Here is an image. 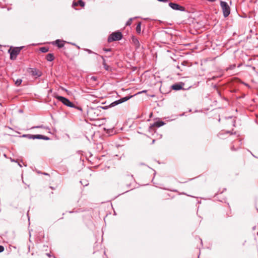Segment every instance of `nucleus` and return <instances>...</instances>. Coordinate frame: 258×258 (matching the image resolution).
I'll use <instances>...</instances> for the list:
<instances>
[{
    "instance_id": "obj_1",
    "label": "nucleus",
    "mask_w": 258,
    "mask_h": 258,
    "mask_svg": "<svg viewBox=\"0 0 258 258\" xmlns=\"http://www.w3.org/2000/svg\"><path fill=\"white\" fill-rule=\"evenodd\" d=\"M122 38V33L120 31L112 32L108 37L107 41L111 42L117 40H120Z\"/></svg>"
},
{
    "instance_id": "obj_2",
    "label": "nucleus",
    "mask_w": 258,
    "mask_h": 258,
    "mask_svg": "<svg viewBox=\"0 0 258 258\" xmlns=\"http://www.w3.org/2000/svg\"><path fill=\"white\" fill-rule=\"evenodd\" d=\"M220 6L222 10L224 18L227 17L230 14V8L227 2L224 1L220 2Z\"/></svg>"
},
{
    "instance_id": "obj_3",
    "label": "nucleus",
    "mask_w": 258,
    "mask_h": 258,
    "mask_svg": "<svg viewBox=\"0 0 258 258\" xmlns=\"http://www.w3.org/2000/svg\"><path fill=\"white\" fill-rule=\"evenodd\" d=\"M24 46L16 47H14L12 50L10 49L8 50V52L10 54V59L11 60H15L16 59L17 55L19 54L21 50L23 48Z\"/></svg>"
},
{
    "instance_id": "obj_4",
    "label": "nucleus",
    "mask_w": 258,
    "mask_h": 258,
    "mask_svg": "<svg viewBox=\"0 0 258 258\" xmlns=\"http://www.w3.org/2000/svg\"><path fill=\"white\" fill-rule=\"evenodd\" d=\"M55 97L58 101L62 102L64 105H65L67 106L72 107V108L76 107V106L71 101H70L69 99H68V98H67L64 97L57 95Z\"/></svg>"
},
{
    "instance_id": "obj_5",
    "label": "nucleus",
    "mask_w": 258,
    "mask_h": 258,
    "mask_svg": "<svg viewBox=\"0 0 258 258\" xmlns=\"http://www.w3.org/2000/svg\"><path fill=\"white\" fill-rule=\"evenodd\" d=\"M27 72L29 75L34 77L35 79H37L42 75V72L36 68H29L27 70Z\"/></svg>"
},
{
    "instance_id": "obj_6",
    "label": "nucleus",
    "mask_w": 258,
    "mask_h": 258,
    "mask_svg": "<svg viewBox=\"0 0 258 258\" xmlns=\"http://www.w3.org/2000/svg\"><path fill=\"white\" fill-rule=\"evenodd\" d=\"M132 97H133V96L131 95L130 96H125V97H122V98H121L117 100H115L114 102L110 103L108 107H114L116 105H117L120 103H122L123 102H124L127 101L130 98H131Z\"/></svg>"
},
{
    "instance_id": "obj_7",
    "label": "nucleus",
    "mask_w": 258,
    "mask_h": 258,
    "mask_svg": "<svg viewBox=\"0 0 258 258\" xmlns=\"http://www.w3.org/2000/svg\"><path fill=\"white\" fill-rule=\"evenodd\" d=\"M169 6L174 10H177L181 12L185 11V9L184 7L176 3L170 2L169 3Z\"/></svg>"
},
{
    "instance_id": "obj_8",
    "label": "nucleus",
    "mask_w": 258,
    "mask_h": 258,
    "mask_svg": "<svg viewBox=\"0 0 258 258\" xmlns=\"http://www.w3.org/2000/svg\"><path fill=\"white\" fill-rule=\"evenodd\" d=\"M164 124H165V123L163 121H160V120L156 121L150 126L149 130H152L154 127H159L163 125Z\"/></svg>"
},
{
    "instance_id": "obj_9",
    "label": "nucleus",
    "mask_w": 258,
    "mask_h": 258,
    "mask_svg": "<svg viewBox=\"0 0 258 258\" xmlns=\"http://www.w3.org/2000/svg\"><path fill=\"white\" fill-rule=\"evenodd\" d=\"M184 84L182 83H175L171 86V88L173 90L178 91L181 89H183V86Z\"/></svg>"
},
{
    "instance_id": "obj_10",
    "label": "nucleus",
    "mask_w": 258,
    "mask_h": 258,
    "mask_svg": "<svg viewBox=\"0 0 258 258\" xmlns=\"http://www.w3.org/2000/svg\"><path fill=\"white\" fill-rule=\"evenodd\" d=\"M35 139L44 140L47 141L49 140L50 138L47 136L42 135H33V140Z\"/></svg>"
},
{
    "instance_id": "obj_11",
    "label": "nucleus",
    "mask_w": 258,
    "mask_h": 258,
    "mask_svg": "<svg viewBox=\"0 0 258 258\" xmlns=\"http://www.w3.org/2000/svg\"><path fill=\"white\" fill-rule=\"evenodd\" d=\"M52 44H55L58 48H62L64 46V44L61 42L59 39H57L54 42H52Z\"/></svg>"
},
{
    "instance_id": "obj_12",
    "label": "nucleus",
    "mask_w": 258,
    "mask_h": 258,
    "mask_svg": "<svg viewBox=\"0 0 258 258\" xmlns=\"http://www.w3.org/2000/svg\"><path fill=\"white\" fill-rule=\"evenodd\" d=\"M73 5L74 6L79 5L81 7H84L85 6V3L82 0H79L77 2H74L73 3Z\"/></svg>"
},
{
    "instance_id": "obj_13",
    "label": "nucleus",
    "mask_w": 258,
    "mask_h": 258,
    "mask_svg": "<svg viewBox=\"0 0 258 258\" xmlns=\"http://www.w3.org/2000/svg\"><path fill=\"white\" fill-rule=\"evenodd\" d=\"M54 57L52 53H48L46 55V59L48 61H51L54 60Z\"/></svg>"
},
{
    "instance_id": "obj_14",
    "label": "nucleus",
    "mask_w": 258,
    "mask_h": 258,
    "mask_svg": "<svg viewBox=\"0 0 258 258\" xmlns=\"http://www.w3.org/2000/svg\"><path fill=\"white\" fill-rule=\"evenodd\" d=\"M141 22H140L136 26V32L138 34H140L141 31Z\"/></svg>"
},
{
    "instance_id": "obj_15",
    "label": "nucleus",
    "mask_w": 258,
    "mask_h": 258,
    "mask_svg": "<svg viewBox=\"0 0 258 258\" xmlns=\"http://www.w3.org/2000/svg\"><path fill=\"white\" fill-rule=\"evenodd\" d=\"M22 137L27 138L29 139H33V135L24 134L22 136Z\"/></svg>"
},
{
    "instance_id": "obj_16",
    "label": "nucleus",
    "mask_w": 258,
    "mask_h": 258,
    "mask_svg": "<svg viewBox=\"0 0 258 258\" xmlns=\"http://www.w3.org/2000/svg\"><path fill=\"white\" fill-rule=\"evenodd\" d=\"M40 50L43 53H46L48 51L49 48L47 47H42L40 48Z\"/></svg>"
},
{
    "instance_id": "obj_17",
    "label": "nucleus",
    "mask_w": 258,
    "mask_h": 258,
    "mask_svg": "<svg viewBox=\"0 0 258 258\" xmlns=\"http://www.w3.org/2000/svg\"><path fill=\"white\" fill-rule=\"evenodd\" d=\"M137 17H136L135 18H130L128 21L126 22V26H130L131 24H132V21L133 20H134V19H136L137 18Z\"/></svg>"
},
{
    "instance_id": "obj_18",
    "label": "nucleus",
    "mask_w": 258,
    "mask_h": 258,
    "mask_svg": "<svg viewBox=\"0 0 258 258\" xmlns=\"http://www.w3.org/2000/svg\"><path fill=\"white\" fill-rule=\"evenodd\" d=\"M22 82V80L21 79H18L15 81V84L18 86L21 84Z\"/></svg>"
},
{
    "instance_id": "obj_19",
    "label": "nucleus",
    "mask_w": 258,
    "mask_h": 258,
    "mask_svg": "<svg viewBox=\"0 0 258 258\" xmlns=\"http://www.w3.org/2000/svg\"><path fill=\"white\" fill-rule=\"evenodd\" d=\"M80 183L84 186H87L89 184V182L87 180L80 181Z\"/></svg>"
},
{
    "instance_id": "obj_20",
    "label": "nucleus",
    "mask_w": 258,
    "mask_h": 258,
    "mask_svg": "<svg viewBox=\"0 0 258 258\" xmlns=\"http://www.w3.org/2000/svg\"><path fill=\"white\" fill-rule=\"evenodd\" d=\"M104 69L106 71H108L109 69V66H108L106 62L102 63Z\"/></svg>"
},
{
    "instance_id": "obj_21",
    "label": "nucleus",
    "mask_w": 258,
    "mask_h": 258,
    "mask_svg": "<svg viewBox=\"0 0 258 258\" xmlns=\"http://www.w3.org/2000/svg\"><path fill=\"white\" fill-rule=\"evenodd\" d=\"M236 67V65L235 64H232V65H230L228 68V70H233L234 69H235Z\"/></svg>"
},
{
    "instance_id": "obj_22",
    "label": "nucleus",
    "mask_w": 258,
    "mask_h": 258,
    "mask_svg": "<svg viewBox=\"0 0 258 258\" xmlns=\"http://www.w3.org/2000/svg\"><path fill=\"white\" fill-rule=\"evenodd\" d=\"M85 50L86 51H87L88 53L89 54H91V53H94V54H97L96 53L94 52L93 51H92L90 49H85Z\"/></svg>"
},
{
    "instance_id": "obj_23",
    "label": "nucleus",
    "mask_w": 258,
    "mask_h": 258,
    "mask_svg": "<svg viewBox=\"0 0 258 258\" xmlns=\"http://www.w3.org/2000/svg\"><path fill=\"white\" fill-rule=\"evenodd\" d=\"M43 126L42 125H41L33 126V127H31V129H33V128H43Z\"/></svg>"
},
{
    "instance_id": "obj_24",
    "label": "nucleus",
    "mask_w": 258,
    "mask_h": 258,
    "mask_svg": "<svg viewBox=\"0 0 258 258\" xmlns=\"http://www.w3.org/2000/svg\"><path fill=\"white\" fill-rule=\"evenodd\" d=\"M90 79L93 81H96L97 79L96 77L95 76H92L90 78Z\"/></svg>"
},
{
    "instance_id": "obj_25",
    "label": "nucleus",
    "mask_w": 258,
    "mask_h": 258,
    "mask_svg": "<svg viewBox=\"0 0 258 258\" xmlns=\"http://www.w3.org/2000/svg\"><path fill=\"white\" fill-rule=\"evenodd\" d=\"M4 247L2 245H0V252H3L4 250Z\"/></svg>"
},
{
    "instance_id": "obj_26",
    "label": "nucleus",
    "mask_w": 258,
    "mask_h": 258,
    "mask_svg": "<svg viewBox=\"0 0 258 258\" xmlns=\"http://www.w3.org/2000/svg\"><path fill=\"white\" fill-rule=\"evenodd\" d=\"M110 50H111V49H110V48H104L103 49V50H104V51H105V52H108V51H110Z\"/></svg>"
},
{
    "instance_id": "obj_27",
    "label": "nucleus",
    "mask_w": 258,
    "mask_h": 258,
    "mask_svg": "<svg viewBox=\"0 0 258 258\" xmlns=\"http://www.w3.org/2000/svg\"><path fill=\"white\" fill-rule=\"evenodd\" d=\"M10 160L11 162H18L17 160H16L14 159H13L12 158H10Z\"/></svg>"
},
{
    "instance_id": "obj_28",
    "label": "nucleus",
    "mask_w": 258,
    "mask_h": 258,
    "mask_svg": "<svg viewBox=\"0 0 258 258\" xmlns=\"http://www.w3.org/2000/svg\"><path fill=\"white\" fill-rule=\"evenodd\" d=\"M101 58H102V59H103V62H102V63L106 62L105 59V58H104V56H101Z\"/></svg>"
},
{
    "instance_id": "obj_29",
    "label": "nucleus",
    "mask_w": 258,
    "mask_h": 258,
    "mask_svg": "<svg viewBox=\"0 0 258 258\" xmlns=\"http://www.w3.org/2000/svg\"><path fill=\"white\" fill-rule=\"evenodd\" d=\"M75 108H77V109L79 110H82V109L81 107H79V106H76V107H75Z\"/></svg>"
},
{
    "instance_id": "obj_30",
    "label": "nucleus",
    "mask_w": 258,
    "mask_h": 258,
    "mask_svg": "<svg viewBox=\"0 0 258 258\" xmlns=\"http://www.w3.org/2000/svg\"><path fill=\"white\" fill-rule=\"evenodd\" d=\"M134 42L135 44H139V41L137 39H135V41Z\"/></svg>"
},
{
    "instance_id": "obj_31",
    "label": "nucleus",
    "mask_w": 258,
    "mask_h": 258,
    "mask_svg": "<svg viewBox=\"0 0 258 258\" xmlns=\"http://www.w3.org/2000/svg\"><path fill=\"white\" fill-rule=\"evenodd\" d=\"M231 149L232 151H236V149H235V148H234V146L231 147Z\"/></svg>"
},
{
    "instance_id": "obj_32",
    "label": "nucleus",
    "mask_w": 258,
    "mask_h": 258,
    "mask_svg": "<svg viewBox=\"0 0 258 258\" xmlns=\"http://www.w3.org/2000/svg\"><path fill=\"white\" fill-rule=\"evenodd\" d=\"M17 163H18V165H19V166H20V167H22V165L21 164V163H20V162H17Z\"/></svg>"
},
{
    "instance_id": "obj_33",
    "label": "nucleus",
    "mask_w": 258,
    "mask_h": 258,
    "mask_svg": "<svg viewBox=\"0 0 258 258\" xmlns=\"http://www.w3.org/2000/svg\"><path fill=\"white\" fill-rule=\"evenodd\" d=\"M147 92V90H143V91H142V92H139V93H139V94H140V93H145V92Z\"/></svg>"
},
{
    "instance_id": "obj_34",
    "label": "nucleus",
    "mask_w": 258,
    "mask_h": 258,
    "mask_svg": "<svg viewBox=\"0 0 258 258\" xmlns=\"http://www.w3.org/2000/svg\"><path fill=\"white\" fill-rule=\"evenodd\" d=\"M107 107H108V106H106L103 107H102V108H103V109H105L107 108Z\"/></svg>"
},
{
    "instance_id": "obj_35",
    "label": "nucleus",
    "mask_w": 258,
    "mask_h": 258,
    "mask_svg": "<svg viewBox=\"0 0 258 258\" xmlns=\"http://www.w3.org/2000/svg\"><path fill=\"white\" fill-rule=\"evenodd\" d=\"M46 255H47V256H48L49 257H50V254L49 253H46Z\"/></svg>"
},
{
    "instance_id": "obj_36",
    "label": "nucleus",
    "mask_w": 258,
    "mask_h": 258,
    "mask_svg": "<svg viewBox=\"0 0 258 258\" xmlns=\"http://www.w3.org/2000/svg\"><path fill=\"white\" fill-rule=\"evenodd\" d=\"M28 212H29V211H28V212H27V216L28 217V219H29Z\"/></svg>"
},
{
    "instance_id": "obj_37",
    "label": "nucleus",
    "mask_w": 258,
    "mask_h": 258,
    "mask_svg": "<svg viewBox=\"0 0 258 258\" xmlns=\"http://www.w3.org/2000/svg\"><path fill=\"white\" fill-rule=\"evenodd\" d=\"M44 175H48V174H47V173H44Z\"/></svg>"
},
{
    "instance_id": "obj_38",
    "label": "nucleus",
    "mask_w": 258,
    "mask_h": 258,
    "mask_svg": "<svg viewBox=\"0 0 258 258\" xmlns=\"http://www.w3.org/2000/svg\"><path fill=\"white\" fill-rule=\"evenodd\" d=\"M230 132L229 131L227 132V133H230Z\"/></svg>"
},
{
    "instance_id": "obj_39",
    "label": "nucleus",
    "mask_w": 258,
    "mask_h": 258,
    "mask_svg": "<svg viewBox=\"0 0 258 258\" xmlns=\"http://www.w3.org/2000/svg\"><path fill=\"white\" fill-rule=\"evenodd\" d=\"M71 44H73V45H75V44H74V43H71Z\"/></svg>"
}]
</instances>
